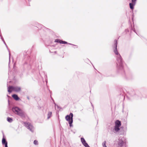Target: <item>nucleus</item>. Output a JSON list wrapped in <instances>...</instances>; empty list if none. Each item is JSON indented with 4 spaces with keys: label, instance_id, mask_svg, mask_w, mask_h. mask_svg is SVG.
<instances>
[{
    "label": "nucleus",
    "instance_id": "obj_2",
    "mask_svg": "<svg viewBox=\"0 0 147 147\" xmlns=\"http://www.w3.org/2000/svg\"><path fill=\"white\" fill-rule=\"evenodd\" d=\"M13 112L22 118L25 117V114L21 109L17 107H13L12 109Z\"/></svg>",
    "mask_w": 147,
    "mask_h": 147
},
{
    "label": "nucleus",
    "instance_id": "obj_17",
    "mask_svg": "<svg viewBox=\"0 0 147 147\" xmlns=\"http://www.w3.org/2000/svg\"><path fill=\"white\" fill-rule=\"evenodd\" d=\"M1 39L3 41V43H4V44H5V45L6 46V47H7V45L4 40V39L3 38L2 36L1 37Z\"/></svg>",
    "mask_w": 147,
    "mask_h": 147
},
{
    "label": "nucleus",
    "instance_id": "obj_11",
    "mask_svg": "<svg viewBox=\"0 0 147 147\" xmlns=\"http://www.w3.org/2000/svg\"><path fill=\"white\" fill-rule=\"evenodd\" d=\"M2 143L3 144H5V146L6 144L7 145V142L6 141L5 139L4 138H3L2 140Z\"/></svg>",
    "mask_w": 147,
    "mask_h": 147
},
{
    "label": "nucleus",
    "instance_id": "obj_16",
    "mask_svg": "<svg viewBox=\"0 0 147 147\" xmlns=\"http://www.w3.org/2000/svg\"><path fill=\"white\" fill-rule=\"evenodd\" d=\"M61 44H69V45H73L72 44H71L68 43L67 42H66L65 41H63L62 40Z\"/></svg>",
    "mask_w": 147,
    "mask_h": 147
},
{
    "label": "nucleus",
    "instance_id": "obj_6",
    "mask_svg": "<svg viewBox=\"0 0 147 147\" xmlns=\"http://www.w3.org/2000/svg\"><path fill=\"white\" fill-rule=\"evenodd\" d=\"M25 126L31 132L34 131V128L33 126L29 123H25Z\"/></svg>",
    "mask_w": 147,
    "mask_h": 147
},
{
    "label": "nucleus",
    "instance_id": "obj_19",
    "mask_svg": "<svg viewBox=\"0 0 147 147\" xmlns=\"http://www.w3.org/2000/svg\"><path fill=\"white\" fill-rule=\"evenodd\" d=\"M136 0H132V3L134 4H135Z\"/></svg>",
    "mask_w": 147,
    "mask_h": 147
},
{
    "label": "nucleus",
    "instance_id": "obj_12",
    "mask_svg": "<svg viewBox=\"0 0 147 147\" xmlns=\"http://www.w3.org/2000/svg\"><path fill=\"white\" fill-rule=\"evenodd\" d=\"M135 4H134L133 3H129V6L130 8L131 9H134V6L135 5Z\"/></svg>",
    "mask_w": 147,
    "mask_h": 147
},
{
    "label": "nucleus",
    "instance_id": "obj_4",
    "mask_svg": "<svg viewBox=\"0 0 147 147\" xmlns=\"http://www.w3.org/2000/svg\"><path fill=\"white\" fill-rule=\"evenodd\" d=\"M21 90V88L20 86H9L8 87V91L10 93L12 91L16 92H19Z\"/></svg>",
    "mask_w": 147,
    "mask_h": 147
},
{
    "label": "nucleus",
    "instance_id": "obj_18",
    "mask_svg": "<svg viewBox=\"0 0 147 147\" xmlns=\"http://www.w3.org/2000/svg\"><path fill=\"white\" fill-rule=\"evenodd\" d=\"M34 144L35 145H37L38 144V141L36 140H35L34 142Z\"/></svg>",
    "mask_w": 147,
    "mask_h": 147
},
{
    "label": "nucleus",
    "instance_id": "obj_5",
    "mask_svg": "<svg viewBox=\"0 0 147 147\" xmlns=\"http://www.w3.org/2000/svg\"><path fill=\"white\" fill-rule=\"evenodd\" d=\"M73 114L72 113H70L69 115H66L65 117L66 120L68 121L69 126L71 127L72 126V123L73 122Z\"/></svg>",
    "mask_w": 147,
    "mask_h": 147
},
{
    "label": "nucleus",
    "instance_id": "obj_3",
    "mask_svg": "<svg viewBox=\"0 0 147 147\" xmlns=\"http://www.w3.org/2000/svg\"><path fill=\"white\" fill-rule=\"evenodd\" d=\"M121 125V122L118 120H116L115 122V126L114 128L113 129V132L115 134H119V131L120 130V128ZM120 134H122V133Z\"/></svg>",
    "mask_w": 147,
    "mask_h": 147
},
{
    "label": "nucleus",
    "instance_id": "obj_1",
    "mask_svg": "<svg viewBox=\"0 0 147 147\" xmlns=\"http://www.w3.org/2000/svg\"><path fill=\"white\" fill-rule=\"evenodd\" d=\"M115 44L114 45L115 47V49L114 50V52L115 54L117 59V67L118 68L121 70L123 69V62L121 58V56L119 53L118 52L117 50V40H115L114 41Z\"/></svg>",
    "mask_w": 147,
    "mask_h": 147
},
{
    "label": "nucleus",
    "instance_id": "obj_15",
    "mask_svg": "<svg viewBox=\"0 0 147 147\" xmlns=\"http://www.w3.org/2000/svg\"><path fill=\"white\" fill-rule=\"evenodd\" d=\"M7 121L9 122H11L12 121V119L8 117L7 118Z\"/></svg>",
    "mask_w": 147,
    "mask_h": 147
},
{
    "label": "nucleus",
    "instance_id": "obj_10",
    "mask_svg": "<svg viewBox=\"0 0 147 147\" xmlns=\"http://www.w3.org/2000/svg\"><path fill=\"white\" fill-rule=\"evenodd\" d=\"M52 112L51 111H49L48 112L47 114V120L49 119L52 116Z\"/></svg>",
    "mask_w": 147,
    "mask_h": 147
},
{
    "label": "nucleus",
    "instance_id": "obj_13",
    "mask_svg": "<svg viewBox=\"0 0 147 147\" xmlns=\"http://www.w3.org/2000/svg\"><path fill=\"white\" fill-rule=\"evenodd\" d=\"M106 142L105 141H104L102 143V147H107L106 145Z\"/></svg>",
    "mask_w": 147,
    "mask_h": 147
},
{
    "label": "nucleus",
    "instance_id": "obj_14",
    "mask_svg": "<svg viewBox=\"0 0 147 147\" xmlns=\"http://www.w3.org/2000/svg\"><path fill=\"white\" fill-rule=\"evenodd\" d=\"M61 41L62 40L59 39H56L55 40V42H59L61 44Z\"/></svg>",
    "mask_w": 147,
    "mask_h": 147
},
{
    "label": "nucleus",
    "instance_id": "obj_7",
    "mask_svg": "<svg viewBox=\"0 0 147 147\" xmlns=\"http://www.w3.org/2000/svg\"><path fill=\"white\" fill-rule=\"evenodd\" d=\"M125 144L124 139L123 138L119 139L118 140L117 147H123V145Z\"/></svg>",
    "mask_w": 147,
    "mask_h": 147
},
{
    "label": "nucleus",
    "instance_id": "obj_8",
    "mask_svg": "<svg viewBox=\"0 0 147 147\" xmlns=\"http://www.w3.org/2000/svg\"><path fill=\"white\" fill-rule=\"evenodd\" d=\"M81 141L82 144L85 147H90L88 144L86 143L84 138H81Z\"/></svg>",
    "mask_w": 147,
    "mask_h": 147
},
{
    "label": "nucleus",
    "instance_id": "obj_21",
    "mask_svg": "<svg viewBox=\"0 0 147 147\" xmlns=\"http://www.w3.org/2000/svg\"><path fill=\"white\" fill-rule=\"evenodd\" d=\"M5 147H8L7 145V144H6L5 145Z\"/></svg>",
    "mask_w": 147,
    "mask_h": 147
},
{
    "label": "nucleus",
    "instance_id": "obj_20",
    "mask_svg": "<svg viewBox=\"0 0 147 147\" xmlns=\"http://www.w3.org/2000/svg\"><path fill=\"white\" fill-rule=\"evenodd\" d=\"M58 107V105H56V104H55V107Z\"/></svg>",
    "mask_w": 147,
    "mask_h": 147
},
{
    "label": "nucleus",
    "instance_id": "obj_9",
    "mask_svg": "<svg viewBox=\"0 0 147 147\" xmlns=\"http://www.w3.org/2000/svg\"><path fill=\"white\" fill-rule=\"evenodd\" d=\"M12 97L16 100H18L20 99L18 95L16 94H14L12 95Z\"/></svg>",
    "mask_w": 147,
    "mask_h": 147
}]
</instances>
